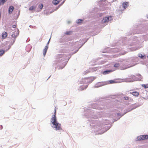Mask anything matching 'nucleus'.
Returning <instances> with one entry per match:
<instances>
[{
	"mask_svg": "<svg viewBox=\"0 0 148 148\" xmlns=\"http://www.w3.org/2000/svg\"><path fill=\"white\" fill-rule=\"evenodd\" d=\"M56 110L55 109L54 114L52 118L51 119V123L53 125L52 127L56 130H62L61 127V124L58 123L57 122L56 119Z\"/></svg>",
	"mask_w": 148,
	"mask_h": 148,
	"instance_id": "1",
	"label": "nucleus"
},
{
	"mask_svg": "<svg viewBox=\"0 0 148 148\" xmlns=\"http://www.w3.org/2000/svg\"><path fill=\"white\" fill-rule=\"evenodd\" d=\"M124 80L125 82H132L136 80V77L135 75H132L129 77L126 78Z\"/></svg>",
	"mask_w": 148,
	"mask_h": 148,
	"instance_id": "2",
	"label": "nucleus"
},
{
	"mask_svg": "<svg viewBox=\"0 0 148 148\" xmlns=\"http://www.w3.org/2000/svg\"><path fill=\"white\" fill-rule=\"evenodd\" d=\"M112 19V17L111 16L105 17L101 21V23H107Z\"/></svg>",
	"mask_w": 148,
	"mask_h": 148,
	"instance_id": "3",
	"label": "nucleus"
},
{
	"mask_svg": "<svg viewBox=\"0 0 148 148\" xmlns=\"http://www.w3.org/2000/svg\"><path fill=\"white\" fill-rule=\"evenodd\" d=\"M148 139V135H143L138 136L137 137V140H143Z\"/></svg>",
	"mask_w": 148,
	"mask_h": 148,
	"instance_id": "4",
	"label": "nucleus"
},
{
	"mask_svg": "<svg viewBox=\"0 0 148 148\" xmlns=\"http://www.w3.org/2000/svg\"><path fill=\"white\" fill-rule=\"evenodd\" d=\"M130 93L131 94H132L135 97H138L139 95V92L137 91L130 92Z\"/></svg>",
	"mask_w": 148,
	"mask_h": 148,
	"instance_id": "5",
	"label": "nucleus"
},
{
	"mask_svg": "<svg viewBox=\"0 0 148 148\" xmlns=\"http://www.w3.org/2000/svg\"><path fill=\"white\" fill-rule=\"evenodd\" d=\"M8 35L7 33L5 32H3L2 34V38L4 39Z\"/></svg>",
	"mask_w": 148,
	"mask_h": 148,
	"instance_id": "6",
	"label": "nucleus"
},
{
	"mask_svg": "<svg viewBox=\"0 0 148 148\" xmlns=\"http://www.w3.org/2000/svg\"><path fill=\"white\" fill-rule=\"evenodd\" d=\"M14 9V7L12 6L10 7L8 10V13L9 14H11Z\"/></svg>",
	"mask_w": 148,
	"mask_h": 148,
	"instance_id": "7",
	"label": "nucleus"
},
{
	"mask_svg": "<svg viewBox=\"0 0 148 148\" xmlns=\"http://www.w3.org/2000/svg\"><path fill=\"white\" fill-rule=\"evenodd\" d=\"M48 46L47 45L45 47V48L44 49L43 51V54L44 56H45V55L47 53V51L48 49Z\"/></svg>",
	"mask_w": 148,
	"mask_h": 148,
	"instance_id": "8",
	"label": "nucleus"
},
{
	"mask_svg": "<svg viewBox=\"0 0 148 148\" xmlns=\"http://www.w3.org/2000/svg\"><path fill=\"white\" fill-rule=\"evenodd\" d=\"M18 35V32L16 31L14 32L13 34H12V36L14 38H16Z\"/></svg>",
	"mask_w": 148,
	"mask_h": 148,
	"instance_id": "9",
	"label": "nucleus"
},
{
	"mask_svg": "<svg viewBox=\"0 0 148 148\" xmlns=\"http://www.w3.org/2000/svg\"><path fill=\"white\" fill-rule=\"evenodd\" d=\"M60 2L59 0H54L52 1V3L55 5H57Z\"/></svg>",
	"mask_w": 148,
	"mask_h": 148,
	"instance_id": "10",
	"label": "nucleus"
},
{
	"mask_svg": "<svg viewBox=\"0 0 148 148\" xmlns=\"http://www.w3.org/2000/svg\"><path fill=\"white\" fill-rule=\"evenodd\" d=\"M128 4V3L127 2H125L123 3V6L124 8H126L127 7V5Z\"/></svg>",
	"mask_w": 148,
	"mask_h": 148,
	"instance_id": "11",
	"label": "nucleus"
},
{
	"mask_svg": "<svg viewBox=\"0 0 148 148\" xmlns=\"http://www.w3.org/2000/svg\"><path fill=\"white\" fill-rule=\"evenodd\" d=\"M7 0H0V5H3Z\"/></svg>",
	"mask_w": 148,
	"mask_h": 148,
	"instance_id": "12",
	"label": "nucleus"
},
{
	"mask_svg": "<svg viewBox=\"0 0 148 148\" xmlns=\"http://www.w3.org/2000/svg\"><path fill=\"white\" fill-rule=\"evenodd\" d=\"M4 51L2 50H0V56H1L4 53Z\"/></svg>",
	"mask_w": 148,
	"mask_h": 148,
	"instance_id": "13",
	"label": "nucleus"
},
{
	"mask_svg": "<svg viewBox=\"0 0 148 148\" xmlns=\"http://www.w3.org/2000/svg\"><path fill=\"white\" fill-rule=\"evenodd\" d=\"M111 71H106L103 72V74L104 75H106L108 74V73H110Z\"/></svg>",
	"mask_w": 148,
	"mask_h": 148,
	"instance_id": "14",
	"label": "nucleus"
},
{
	"mask_svg": "<svg viewBox=\"0 0 148 148\" xmlns=\"http://www.w3.org/2000/svg\"><path fill=\"white\" fill-rule=\"evenodd\" d=\"M43 6V5L42 3L39 4L38 5L39 8L40 9H41L42 8Z\"/></svg>",
	"mask_w": 148,
	"mask_h": 148,
	"instance_id": "15",
	"label": "nucleus"
},
{
	"mask_svg": "<svg viewBox=\"0 0 148 148\" xmlns=\"http://www.w3.org/2000/svg\"><path fill=\"white\" fill-rule=\"evenodd\" d=\"M63 55L62 54H59L57 56V58L59 59L60 58H61L62 57Z\"/></svg>",
	"mask_w": 148,
	"mask_h": 148,
	"instance_id": "16",
	"label": "nucleus"
},
{
	"mask_svg": "<svg viewBox=\"0 0 148 148\" xmlns=\"http://www.w3.org/2000/svg\"><path fill=\"white\" fill-rule=\"evenodd\" d=\"M120 66L119 64L118 63H116L114 65V66L115 67H118Z\"/></svg>",
	"mask_w": 148,
	"mask_h": 148,
	"instance_id": "17",
	"label": "nucleus"
},
{
	"mask_svg": "<svg viewBox=\"0 0 148 148\" xmlns=\"http://www.w3.org/2000/svg\"><path fill=\"white\" fill-rule=\"evenodd\" d=\"M109 82L110 84H113L116 83L115 81L114 80H110L109 81Z\"/></svg>",
	"mask_w": 148,
	"mask_h": 148,
	"instance_id": "18",
	"label": "nucleus"
},
{
	"mask_svg": "<svg viewBox=\"0 0 148 148\" xmlns=\"http://www.w3.org/2000/svg\"><path fill=\"white\" fill-rule=\"evenodd\" d=\"M72 32L69 31V32H65V34L66 35H70L71 33Z\"/></svg>",
	"mask_w": 148,
	"mask_h": 148,
	"instance_id": "19",
	"label": "nucleus"
},
{
	"mask_svg": "<svg viewBox=\"0 0 148 148\" xmlns=\"http://www.w3.org/2000/svg\"><path fill=\"white\" fill-rule=\"evenodd\" d=\"M34 9V6H32L30 7L29 8V10L31 11V10H33Z\"/></svg>",
	"mask_w": 148,
	"mask_h": 148,
	"instance_id": "20",
	"label": "nucleus"
},
{
	"mask_svg": "<svg viewBox=\"0 0 148 148\" xmlns=\"http://www.w3.org/2000/svg\"><path fill=\"white\" fill-rule=\"evenodd\" d=\"M82 20L81 19H78L77 21V22L78 23H80L82 22Z\"/></svg>",
	"mask_w": 148,
	"mask_h": 148,
	"instance_id": "21",
	"label": "nucleus"
},
{
	"mask_svg": "<svg viewBox=\"0 0 148 148\" xmlns=\"http://www.w3.org/2000/svg\"><path fill=\"white\" fill-rule=\"evenodd\" d=\"M123 98L124 100H128L129 99V98L127 97H125Z\"/></svg>",
	"mask_w": 148,
	"mask_h": 148,
	"instance_id": "22",
	"label": "nucleus"
},
{
	"mask_svg": "<svg viewBox=\"0 0 148 148\" xmlns=\"http://www.w3.org/2000/svg\"><path fill=\"white\" fill-rule=\"evenodd\" d=\"M143 86H144L145 88H148V85L147 84L146 85H144Z\"/></svg>",
	"mask_w": 148,
	"mask_h": 148,
	"instance_id": "23",
	"label": "nucleus"
},
{
	"mask_svg": "<svg viewBox=\"0 0 148 148\" xmlns=\"http://www.w3.org/2000/svg\"><path fill=\"white\" fill-rule=\"evenodd\" d=\"M139 56L141 58H143V55L141 54H139Z\"/></svg>",
	"mask_w": 148,
	"mask_h": 148,
	"instance_id": "24",
	"label": "nucleus"
},
{
	"mask_svg": "<svg viewBox=\"0 0 148 148\" xmlns=\"http://www.w3.org/2000/svg\"><path fill=\"white\" fill-rule=\"evenodd\" d=\"M12 27L13 28H15L16 27V25H12Z\"/></svg>",
	"mask_w": 148,
	"mask_h": 148,
	"instance_id": "25",
	"label": "nucleus"
},
{
	"mask_svg": "<svg viewBox=\"0 0 148 148\" xmlns=\"http://www.w3.org/2000/svg\"><path fill=\"white\" fill-rule=\"evenodd\" d=\"M146 94L147 95V96H148V92L146 91L145 92Z\"/></svg>",
	"mask_w": 148,
	"mask_h": 148,
	"instance_id": "26",
	"label": "nucleus"
},
{
	"mask_svg": "<svg viewBox=\"0 0 148 148\" xmlns=\"http://www.w3.org/2000/svg\"><path fill=\"white\" fill-rule=\"evenodd\" d=\"M2 128V125H1V126H0V129H1Z\"/></svg>",
	"mask_w": 148,
	"mask_h": 148,
	"instance_id": "27",
	"label": "nucleus"
},
{
	"mask_svg": "<svg viewBox=\"0 0 148 148\" xmlns=\"http://www.w3.org/2000/svg\"><path fill=\"white\" fill-rule=\"evenodd\" d=\"M55 62H56V64H57V61H55Z\"/></svg>",
	"mask_w": 148,
	"mask_h": 148,
	"instance_id": "28",
	"label": "nucleus"
},
{
	"mask_svg": "<svg viewBox=\"0 0 148 148\" xmlns=\"http://www.w3.org/2000/svg\"><path fill=\"white\" fill-rule=\"evenodd\" d=\"M143 98H145V97H146V96H145V97H143Z\"/></svg>",
	"mask_w": 148,
	"mask_h": 148,
	"instance_id": "29",
	"label": "nucleus"
},
{
	"mask_svg": "<svg viewBox=\"0 0 148 148\" xmlns=\"http://www.w3.org/2000/svg\"><path fill=\"white\" fill-rule=\"evenodd\" d=\"M49 42H48V43H49Z\"/></svg>",
	"mask_w": 148,
	"mask_h": 148,
	"instance_id": "30",
	"label": "nucleus"
},
{
	"mask_svg": "<svg viewBox=\"0 0 148 148\" xmlns=\"http://www.w3.org/2000/svg\"><path fill=\"white\" fill-rule=\"evenodd\" d=\"M147 58H148V56H147Z\"/></svg>",
	"mask_w": 148,
	"mask_h": 148,
	"instance_id": "31",
	"label": "nucleus"
},
{
	"mask_svg": "<svg viewBox=\"0 0 148 148\" xmlns=\"http://www.w3.org/2000/svg\"><path fill=\"white\" fill-rule=\"evenodd\" d=\"M147 18H148V16Z\"/></svg>",
	"mask_w": 148,
	"mask_h": 148,
	"instance_id": "32",
	"label": "nucleus"
}]
</instances>
